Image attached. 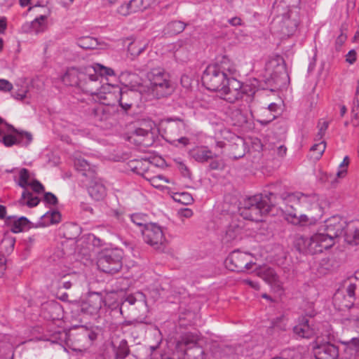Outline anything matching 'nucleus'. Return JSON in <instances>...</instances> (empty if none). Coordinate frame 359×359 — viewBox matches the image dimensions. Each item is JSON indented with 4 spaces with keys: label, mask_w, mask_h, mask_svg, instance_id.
Segmentation results:
<instances>
[{
    "label": "nucleus",
    "mask_w": 359,
    "mask_h": 359,
    "mask_svg": "<svg viewBox=\"0 0 359 359\" xmlns=\"http://www.w3.org/2000/svg\"><path fill=\"white\" fill-rule=\"evenodd\" d=\"M344 236L350 244L359 243V219L347 222L339 215L327 219L318 228V231L311 237L298 236L295 247L301 252L308 254L321 253L332 248L336 240Z\"/></svg>",
    "instance_id": "f257e3e1"
},
{
    "label": "nucleus",
    "mask_w": 359,
    "mask_h": 359,
    "mask_svg": "<svg viewBox=\"0 0 359 359\" xmlns=\"http://www.w3.org/2000/svg\"><path fill=\"white\" fill-rule=\"evenodd\" d=\"M113 74V69L95 64L79 69H68L63 76V81L67 85L79 87L86 93H94L100 86L102 76Z\"/></svg>",
    "instance_id": "f03ea898"
},
{
    "label": "nucleus",
    "mask_w": 359,
    "mask_h": 359,
    "mask_svg": "<svg viewBox=\"0 0 359 359\" xmlns=\"http://www.w3.org/2000/svg\"><path fill=\"white\" fill-rule=\"evenodd\" d=\"M273 196L274 194L270 192L265 196L255 195L244 199L239 210L241 215L245 219L262 221V217L269 213L273 206L271 198Z\"/></svg>",
    "instance_id": "7ed1b4c3"
},
{
    "label": "nucleus",
    "mask_w": 359,
    "mask_h": 359,
    "mask_svg": "<svg viewBox=\"0 0 359 359\" xmlns=\"http://www.w3.org/2000/svg\"><path fill=\"white\" fill-rule=\"evenodd\" d=\"M147 77L149 81V90L154 97L161 98L172 93L170 76L163 69H153L147 73Z\"/></svg>",
    "instance_id": "20e7f679"
},
{
    "label": "nucleus",
    "mask_w": 359,
    "mask_h": 359,
    "mask_svg": "<svg viewBox=\"0 0 359 359\" xmlns=\"http://www.w3.org/2000/svg\"><path fill=\"white\" fill-rule=\"evenodd\" d=\"M123 257V252L120 248L104 250L97 256V268L104 273L114 274L121 269Z\"/></svg>",
    "instance_id": "39448f33"
},
{
    "label": "nucleus",
    "mask_w": 359,
    "mask_h": 359,
    "mask_svg": "<svg viewBox=\"0 0 359 359\" xmlns=\"http://www.w3.org/2000/svg\"><path fill=\"white\" fill-rule=\"evenodd\" d=\"M357 288L355 279L344 280L334 294L333 304L334 306L341 311L351 308L355 299Z\"/></svg>",
    "instance_id": "423d86ee"
},
{
    "label": "nucleus",
    "mask_w": 359,
    "mask_h": 359,
    "mask_svg": "<svg viewBox=\"0 0 359 359\" xmlns=\"http://www.w3.org/2000/svg\"><path fill=\"white\" fill-rule=\"evenodd\" d=\"M222 97L230 103L244 100L248 104L253 101V96L246 93L245 87L236 79H228L226 84L219 91Z\"/></svg>",
    "instance_id": "0eeeda50"
},
{
    "label": "nucleus",
    "mask_w": 359,
    "mask_h": 359,
    "mask_svg": "<svg viewBox=\"0 0 359 359\" xmlns=\"http://www.w3.org/2000/svg\"><path fill=\"white\" fill-rule=\"evenodd\" d=\"M265 70L267 79L280 86L288 80L285 60L280 55L271 58L266 65Z\"/></svg>",
    "instance_id": "6e6552de"
},
{
    "label": "nucleus",
    "mask_w": 359,
    "mask_h": 359,
    "mask_svg": "<svg viewBox=\"0 0 359 359\" xmlns=\"http://www.w3.org/2000/svg\"><path fill=\"white\" fill-rule=\"evenodd\" d=\"M228 79L226 74L217 65H209L205 70L202 82L207 89L219 92Z\"/></svg>",
    "instance_id": "1a4fd4ad"
},
{
    "label": "nucleus",
    "mask_w": 359,
    "mask_h": 359,
    "mask_svg": "<svg viewBox=\"0 0 359 359\" xmlns=\"http://www.w3.org/2000/svg\"><path fill=\"white\" fill-rule=\"evenodd\" d=\"M251 254L241 251H233L225 260L226 267L230 271L243 272L252 269L255 265Z\"/></svg>",
    "instance_id": "9d476101"
},
{
    "label": "nucleus",
    "mask_w": 359,
    "mask_h": 359,
    "mask_svg": "<svg viewBox=\"0 0 359 359\" xmlns=\"http://www.w3.org/2000/svg\"><path fill=\"white\" fill-rule=\"evenodd\" d=\"M121 90V88L118 86L106 83L105 85L100 84L96 92L90 94L94 97V100L109 107L118 103Z\"/></svg>",
    "instance_id": "9b49d317"
},
{
    "label": "nucleus",
    "mask_w": 359,
    "mask_h": 359,
    "mask_svg": "<svg viewBox=\"0 0 359 359\" xmlns=\"http://www.w3.org/2000/svg\"><path fill=\"white\" fill-rule=\"evenodd\" d=\"M142 233L145 242L154 249L161 250L163 248L165 238L161 226L151 223L145 225Z\"/></svg>",
    "instance_id": "f8f14e48"
},
{
    "label": "nucleus",
    "mask_w": 359,
    "mask_h": 359,
    "mask_svg": "<svg viewBox=\"0 0 359 359\" xmlns=\"http://www.w3.org/2000/svg\"><path fill=\"white\" fill-rule=\"evenodd\" d=\"M244 223L241 220L233 219L226 228L222 237V242L226 245H234L243 238Z\"/></svg>",
    "instance_id": "ddd939ff"
},
{
    "label": "nucleus",
    "mask_w": 359,
    "mask_h": 359,
    "mask_svg": "<svg viewBox=\"0 0 359 359\" xmlns=\"http://www.w3.org/2000/svg\"><path fill=\"white\" fill-rule=\"evenodd\" d=\"M103 300L99 294H93L88 296L87 299L81 304V310L83 313L96 316L102 306Z\"/></svg>",
    "instance_id": "4468645a"
},
{
    "label": "nucleus",
    "mask_w": 359,
    "mask_h": 359,
    "mask_svg": "<svg viewBox=\"0 0 359 359\" xmlns=\"http://www.w3.org/2000/svg\"><path fill=\"white\" fill-rule=\"evenodd\" d=\"M256 274L272 287L277 289L281 287L279 277L273 268L266 265L259 266L256 270Z\"/></svg>",
    "instance_id": "2eb2a0df"
},
{
    "label": "nucleus",
    "mask_w": 359,
    "mask_h": 359,
    "mask_svg": "<svg viewBox=\"0 0 359 359\" xmlns=\"http://www.w3.org/2000/svg\"><path fill=\"white\" fill-rule=\"evenodd\" d=\"M248 111L252 116V112L250 106H248V109L242 105L240 107H234L231 109L229 116L232 123L234 126H243L248 121Z\"/></svg>",
    "instance_id": "dca6fc26"
},
{
    "label": "nucleus",
    "mask_w": 359,
    "mask_h": 359,
    "mask_svg": "<svg viewBox=\"0 0 359 359\" xmlns=\"http://www.w3.org/2000/svg\"><path fill=\"white\" fill-rule=\"evenodd\" d=\"M314 350L316 359H337L339 356L338 348L330 343L317 345Z\"/></svg>",
    "instance_id": "f3484780"
},
{
    "label": "nucleus",
    "mask_w": 359,
    "mask_h": 359,
    "mask_svg": "<svg viewBox=\"0 0 359 359\" xmlns=\"http://www.w3.org/2000/svg\"><path fill=\"white\" fill-rule=\"evenodd\" d=\"M140 299H137L133 295H129L122 303L121 306V312L126 310H130L133 313H138L146 310L147 304L142 295L140 294Z\"/></svg>",
    "instance_id": "a211bd4d"
},
{
    "label": "nucleus",
    "mask_w": 359,
    "mask_h": 359,
    "mask_svg": "<svg viewBox=\"0 0 359 359\" xmlns=\"http://www.w3.org/2000/svg\"><path fill=\"white\" fill-rule=\"evenodd\" d=\"M140 94L133 90L127 89L121 90L118 104L126 111L129 110L134 104H137Z\"/></svg>",
    "instance_id": "6ab92c4d"
},
{
    "label": "nucleus",
    "mask_w": 359,
    "mask_h": 359,
    "mask_svg": "<svg viewBox=\"0 0 359 359\" xmlns=\"http://www.w3.org/2000/svg\"><path fill=\"white\" fill-rule=\"evenodd\" d=\"M90 184L88 187V191L92 198L95 201L102 200L106 196V188L101 182L100 179H98L95 175L93 177H90Z\"/></svg>",
    "instance_id": "aec40b11"
},
{
    "label": "nucleus",
    "mask_w": 359,
    "mask_h": 359,
    "mask_svg": "<svg viewBox=\"0 0 359 359\" xmlns=\"http://www.w3.org/2000/svg\"><path fill=\"white\" fill-rule=\"evenodd\" d=\"M299 200L297 193L288 194L283 198L284 206L281 208L285 215V218L290 217V214L294 215V213L301 210Z\"/></svg>",
    "instance_id": "412c9836"
},
{
    "label": "nucleus",
    "mask_w": 359,
    "mask_h": 359,
    "mask_svg": "<svg viewBox=\"0 0 359 359\" xmlns=\"http://www.w3.org/2000/svg\"><path fill=\"white\" fill-rule=\"evenodd\" d=\"M298 20L296 16L291 14L284 15L280 23V32L284 36H291L296 32Z\"/></svg>",
    "instance_id": "4be33fe9"
},
{
    "label": "nucleus",
    "mask_w": 359,
    "mask_h": 359,
    "mask_svg": "<svg viewBox=\"0 0 359 359\" xmlns=\"http://www.w3.org/2000/svg\"><path fill=\"white\" fill-rule=\"evenodd\" d=\"M50 11L46 8L43 14L41 15L39 18L34 19L30 25H25L24 29L26 32H33L36 34L43 32L47 27L46 20L50 15Z\"/></svg>",
    "instance_id": "5701e85b"
},
{
    "label": "nucleus",
    "mask_w": 359,
    "mask_h": 359,
    "mask_svg": "<svg viewBox=\"0 0 359 359\" xmlns=\"http://www.w3.org/2000/svg\"><path fill=\"white\" fill-rule=\"evenodd\" d=\"M295 334L302 338H311L314 334V330L310 324V320L302 317L298 325L293 328Z\"/></svg>",
    "instance_id": "b1692460"
},
{
    "label": "nucleus",
    "mask_w": 359,
    "mask_h": 359,
    "mask_svg": "<svg viewBox=\"0 0 359 359\" xmlns=\"http://www.w3.org/2000/svg\"><path fill=\"white\" fill-rule=\"evenodd\" d=\"M152 133H140L138 128H135L128 137L130 142L136 145H142L147 147L151 144Z\"/></svg>",
    "instance_id": "393cba45"
},
{
    "label": "nucleus",
    "mask_w": 359,
    "mask_h": 359,
    "mask_svg": "<svg viewBox=\"0 0 359 359\" xmlns=\"http://www.w3.org/2000/svg\"><path fill=\"white\" fill-rule=\"evenodd\" d=\"M190 155L196 161L204 163L208 161L217 157L215 154H213L210 150L205 147H197L190 151Z\"/></svg>",
    "instance_id": "a878e982"
},
{
    "label": "nucleus",
    "mask_w": 359,
    "mask_h": 359,
    "mask_svg": "<svg viewBox=\"0 0 359 359\" xmlns=\"http://www.w3.org/2000/svg\"><path fill=\"white\" fill-rule=\"evenodd\" d=\"M74 166L77 170L82 172V175L90 178L95 175V166L91 165L88 161L83 158H77L74 161Z\"/></svg>",
    "instance_id": "bb28decb"
},
{
    "label": "nucleus",
    "mask_w": 359,
    "mask_h": 359,
    "mask_svg": "<svg viewBox=\"0 0 359 359\" xmlns=\"http://www.w3.org/2000/svg\"><path fill=\"white\" fill-rule=\"evenodd\" d=\"M148 45L147 39H135L129 43L128 50L132 56L137 57L148 47Z\"/></svg>",
    "instance_id": "cd10ccee"
},
{
    "label": "nucleus",
    "mask_w": 359,
    "mask_h": 359,
    "mask_svg": "<svg viewBox=\"0 0 359 359\" xmlns=\"http://www.w3.org/2000/svg\"><path fill=\"white\" fill-rule=\"evenodd\" d=\"M286 219L295 225H305L307 223L311 224L313 222L316 220L314 216L309 213V215H304L302 213H294V215L290 214V217H286Z\"/></svg>",
    "instance_id": "c85d7f7f"
},
{
    "label": "nucleus",
    "mask_w": 359,
    "mask_h": 359,
    "mask_svg": "<svg viewBox=\"0 0 359 359\" xmlns=\"http://www.w3.org/2000/svg\"><path fill=\"white\" fill-rule=\"evenodd\" d=\"M92 114L96 121H107L111 116L109 107L100 102L93 109Z\"/></svg>",
    "instance_id": "c756f323"
},
{
    "label": "nucleus",
    "mask_w": 359,
    "mask_h": 359,
    "mask_svg": "<svg viewBox=\"0 0 359 359\" xmlns=\"http://www.w3.org/2000/svg\"><path fill=\"white\" fill-rule=\"evenodd\" d=\"M301 206V210H309L311 207H317L318 197L316 194L306 195L302 193H297Z\"/></svg>",
    "instance_id": "7c9ffc66"
},
{
    "label": "nucleus",
    "mask_w": 359,
    "mask_h": 359,
    "mask_svg": "<svg viewBox=\"0 0 359 359\" xmlns=\"http://www.w3.org/2000/svg\"><path fill=\"white\" fill-rule=\"evenodd\" d=\"M144 177L148 180L153 187L158 189L165 188V184L170 182L169 180L165 176L162 175H151L149 172L144 173Z\"/></svg>",
    "instance_id": "2f4dec72"
},
{
    "label": "nucleus",
    "mask_w": 359,
    "mask_h": 359,
    "mask_svg": "<svg viewBox=\"0 0 359 359\" xmlns=\"http://www.w3.org/2000/svg\"><path fill=\"white\" fill-rule=\"evenodd\" d=\"M200 338L198 334L187 332L181 337L180 340L177 341V345L178 346H185L187 347V349H189L190 347L198 346V342Z\"/></svg>",
    "instance_id": "473e14b6"
},
{
    "label": "nucleus",
    "mask_w": 359,
    "mask_h": 359,
    "mask_svg": "<svg viewBox=\"0 0 359 359\" xmlns=\"http://www.w3.org/2000/svg\"><path fill=\"white\" fill-rule=\"evenodd\" d=\"M21 205H27L29 208L36 206L39 203V199L37 196H33L32 194L27 190H25L18 201Z\"/></svg>",
    "instance_id": "72a5a7b5"
},
{
    "label": "nucleus",
    "mask_w": 359,
    "mask_h": 359,
    "mask_svg": "<svg viewBox=\"0 0 359 359\" xmlns=\"http://www.w3.org/2000/svg\"><path fill=\"white\" fill-rule=\"evenodd\" d=\"M345 352L349 355L348 359H354L359 353V337H353L351 341L346 343Z\"/></svg>",
    "instance_id": "f704fd0d"
},
{
    "label": "nucleus",
    "mask_w": 359,
    "mask_h": 359,
    "mask_svg": "<svg viewBox=\"0 0 359 359\" xmlns=\"http://www.w3.org/2000/svg\"><path fill=\"white\" fill-rule=\"evenodd\" d=\"M97 334L93 331L83 329L81 331V349L91 344L97 339Z\"/></svg>",
    "instance_id": "c9c22d12"
},
{
    "label": "nucleus",
    "mask_w": 359,
    "mask_h": 359,
    "mask_svg": "<svg viewBox=\"0 0 359 359\" xmlns=\"http://www.w3.org/2000/svg\"><path fill=\"white\" fill-rule=\"evenodd\" d=\"M15 243V239L9 233H6L0 244L1 250L7 254L11 253L13 250Z\"/></svg>",
    "instance_id": "e433bc0d"
},
{
    "label": "nucleus",
    "mask_w": 359,
    "mask_h": 359,
    "mask_svg": "<svg viewBox=\"0 0 359 359\" xmlns=\"http://www.w3.org/2000/svg\"><path fill=\"white\" fill-rule=\"evenodd\" d=\"M187 359H204L205 352L200 346L190 347L185 351Z\"/></svg>",
    "instance_id": "4c0bfd02"
},
{
    "label": "nucleus",
    "mask_w": 359,
    "mask_h": 359,
    "mask_svg": "<svg viewBox=\"0 0 359 359\" xmlns=\"http://www.w3.org/2000/svg\"><path fill=\"white\" fill-rule=\"evenodd\" d=\"M187 25L182 21H172L168 24L167 32L169 34L176 35L182 32Z\"/></svg>",
    "instance_id": "58836bf2"
},
{
    "label": "nucleus",
    "mask_w": 359,
    "mask_h": 359,
    "mask_svg": "<svg viewBox=\"0 0 359 359\" xmlns=\"http://www.w3.org/2000/svg\"><path fill=\"white\" fill-rule=\"evenodd\" d=\"M78 45L83 49H95L98 45L96 39L90 36H85L79 39Z\"/></svg>",
    "instance_id": "ea45409f"
},
{
    "label": "nucleus",
    "mask_w": 359,
    "mask_h": 359,
    "mask_svg": "<svg viewBox=\"0 0 359 359\" xmlns=\"http://www.w3.org/2000/svg\"><path fill=\"white\" fill-rule=\"evenodd\" d=\"M326 148V142L324 140L312 146L310 151L312 157L315 159H319L324 153Z\"/></svg>",
    "instance_id": "a19ab883"
},
{
    "label": "nucleus",
    "mask_w": 359,
    "mask_h": 359,
    "mask_svg": "<svg viewBox=\"0 0 359 359\" xmlns=\"http://www.w3.org/2000/svg\"><path fill=\"white\" fill-rule=\"evenodd\" d=\"M155 126L154 122L149 119L142 120L138 122L137 126L135 128H138V131L140 133H152L151 130Z\"/></svg>",
    "instance_id": "79ce46f5"
},
{
    "label": "nucleus",
    "mask_w": 359,
    "mask_h": 359,
    "mask_svg": "<svg viewBox=\"0 0 359 359\" xmlns=\"http://www.w3.org/2000/svg\"><path fill=\"white\" fill-rule=\"evenodd\" d=\"M28 224L29 220L25 217H21L13 222L11 229L13 233H19L22 231L24 228L27 226Z\"/></svg>",
    "instance_id": "37998d69"
},
{
    "label": "nucleus",
    "mask_w": 359,
    "mask_h": 359,
    "mask_svg": "<svg viewBox=\"0 0 359 359\" xmlns=\"http://www.w3.org/2000/svg\"><path fill=\"white\" fill-rule=\"evenodd\" d=\"M352 113L353 114L352 121L355 126H358L359 125V86L356 90L355 101L353 107Z\"/></svg>",
    "instance_id": "c03bdc74"
},
{
    "label": "nucleus",
    "mask_w": 359,
    "mask_h": 359,
    "mask_svg": "<svg viewBox=\"0 0 359 359\" xmlns=\"http://www.w3.org/2000/svg\"><path fill=\"white\" fill-rule=\"evenodd\" d=\"M173 198L175 201L184 205L190 204L193 201L191 195L186 192L176 193L175 194Z\"/></svg>",
    "instance_id": "a18cd8bd"
},
{
    "label": "nucleus",
    "mask_w": 359,
    "mask_h": 359,
    "mask_svg": "<svg viewBox=\"0 0 359 359\" xmlns=\"http://www.w3.org/2000/svg\"><path fill=\"white\" fill-rule=\"evenodd\" d=\"M30 175L27 169L22 168L20 171V180L18 185L25 189L30 183Z\"/></svg>",
    "instance_id": "49530a36"
},
{
    "label": "nucleus",
    "mask_w": 359,
    "mask_h": 359,
    "mask_svg": "<svg viewBox=\"0 0 359 359\" xmlns=\"http://www.w3.org/2000/svg\"><path fill=\"white\" fill-rule=\"evenodd\" d=\"M128 3L133 13L143 11L148 7L144 0H130Z\"/></svg>",
    "instance_id": "de8ad7c7"
},
{
    "label": "nucleus",
    "mask_w": 359,
    "mask_h": 359,
    "mask_svg": "<svg viewBox=\"0 0 359 359\" xmlns=\"http://www.w3.org/2000/svg\"><path fill=\"white\" fill-rule=\"evenodd\" d=\"M350 161L348 156H345L343 161L339 165L338 171L337 172V176L339 178H344L347 175V168L349 165Z\"/></svg>",
    "instance_id": "09e8293b"
},
{
    "label": "nucleus",
    "mask_w": 359,
    "mask_h": 359,
    "mask_svg": "<svg viewBox=\"0 0 359 359\" xmlns=\"http://www.w3.org/2000/svg\"><path fill=\"white\" fill-rule=\"evenodd\" d=\"M320 179L322 182L330 183L332 186L335 187L339 183L340 178L337 176V173L333 175L325 172L321 174Z\"/></svg>",
    "instance_id": "8fccbe9b"
},
{
    "label": "nucleus",
    "mask_w": 359,
    "mask_h": 359,
    "mask_svg": "<svg viewBox=\"0 0 359 359\" xmlns=\"http://www.w3.org/2000/svg\"><path fill=\"white\" fill-rule=\"evenodd\" d=\"M129 353V348L127 344L126 341L123 340L119 347L118 348V350L116 351V355L118 358H124L126 357Z\"/></svg>",
    "instance_id": "3c124183"
},
{
    "label": "nucleus",
    "mask_w": 359,
    "mask_h": 359,
    "mask_svg": "<svg viewBox=\"0 0 359 359\" xmlns=\"http://www.w3.org/2000/svg\"><path fill=\"white\" fill-rule=\"evenodd\" d=\"M271 149L273 151L274 153H276L278 156L283 157L286 154L287 148L284 144H273L271 146Z\"/></svg>",
    "instance_id": "603ef678"
},
{
    "label": "nucleus",
    "mask_w": 359,
    "mask_h": 359,
    "mask_svg": "<svg viewBox=\"0 0 359 359\" xmlns=\"http://www.w3.org/2000/svg\"><path fill=\"white\" fill-rule=\"evenodd\" d=\"M131 220L132 222L136 224L137 226H144V228L145 227V225H147L148 224L146 223L147 220L144 216H142L139 214H134L131 216Z\"/></svg>",
    "instance_id": "864d4df0"
},
{
    "label": "nucleus",
    "mask_w": 359,
    "mask_h": 359,
    "mask_svg": "<svg viewBox=\"0 0 359 359\" xmlns=\"http://www.w3.org/2000/svg\"><path fill=\"white\" fill-rule=\"evenodd\" d=\"M117 13L121 15L126 16L131 13H133V11H132L129 3H127V4H121L118 8Z\"/></svg>",
    "instance_id": "5fc2aeb1"
},
{
    "label": "nucleus",
    "mask_w": 359,
    "mask_h": 359,
    "mask_svg": "<svg viewBox=\"0 0 359 359\" xmlns=\"http://www.w3.org/2000/svg\"><path fill=\"white\" fill-rule=\"evenodd\" d=\"M350 325L355 329V332L359 333V313L357 315H352L350 318Z\"/></svg>",
    "instance_id": "6e6d98bb"
},
{
    "label": "nucleus",
    "mask_w": 359,
    "mask_h": 359,
    "mask_svg": "<svg viewBox=\"0 0 359 359\" xmlns=\"http://www.w3.org/2000/svg\"><path fill=\"white\" fill-rule=\"evenodd\" d=\"M13 89V84L6 79H0V90L9 92Z\"/></svg>",
    "instance_id": "4d7b16f0"
},
{
    "label": "nucleus",
    "mask_w": 359,
    "mask_h": 359,
    "mask_svg": "<svg viewBox=\"0 0 359 359\" xmlns=\"http://www.w3.org/2000/svg\"><path fill=\"white\" fill-rule=\"evenodd\" d=\"M28 186H30L33 191L36 193H41L43 191V186L38 180H36L31 181Z\"/></svg>",
    "instance_id": "13d9d810"
},
{
    "label": "nucleus",
    "mask_w": 359,
    "mask_h": 359,
    "mask_svg": "<svg viewBox=\"0 0 359 359\" xmlns=\"http://www.w3.org/2000/svg\"><path fill=\"white\" fill-rule=\"evenodd\" d=\"M15 137L11 135H4L3 137V142L7 147L13 145L15 143Z\"/></svg>",
    "instance_id": "bf43d9fd"
},
{
    "label": "nucleus",
    "mask_w": 359,
    "mask_h": 359,
    "mask_svg": "<svg viewBox=\"0 0 359 359\" xmlns=\"http://www.w3.org/2000/svg\"><path fill=\"white\" fill-rule=\"evenodd\" d=\"M44 199L47 203L52 204V205H55L57 203V199L56 196L50 192L45 194Z\"/></svg>",
    "instance_id": "052dcab7"
},
{
    "label": "nucleus",
    "mask_w": 359,
    "mask_h": 359,
    "mask_svg": "<svg viewBox=\"0 0 359 359\" xmlns=\"http://www.w3.org/2000/svg\"><path fill=\"white\" fill-rule=\"evenodd\" d=\"M6 270V259L3 255H0V277L4 275Z\"/></svg>",
    "instance_id": "680f3d73"
},
{
    "label": "nucleus",
    "mask_w": 359,
    "mask_h": 359,
    "mask_svg": "<svg viewBox=\"0 0 359 359\" xmlns=\"http://www.w3.org/2000/svg\"><path fill=\"white\" fill-rule=\"evenodd\" d=\"M329 122L327 121H320L318 124V132L325 135V132L328 128Z\"/></svg>",
    "instance_id": "e2e57ef3"
},
{
    "label": "nucleus",
    "mask_w": 359,
    "mask_h": 359,
    "mask_svg": "<svg viewBox=\"0 0 359 359\" xmlns=\"http://www.w3.org/2000/svg\"><path fill=\"white\" fill-rule=\"evenodd\" d=\"M346 57V62H348L350 64H353L356 60V53L354 50H351L347 53Z\"/></svg>",
    "instance_id": "0e129e2a"
},
{
    "label": "nucleus",
    "mask_w": 359,
    "mask_h": 359,
    "mask_svg": "<svg viewBox=\"0 0 359 359\" xmlns=\"http://www.w3.org/2000/svg\"><path fill=\"white\" fill-rule=\"evenodd\" d=\"M28 92V90L27 89H25V90H21L20 92H15L14 94H13V97L16 100H24L26 97H27V93Z\"/></svg>",
    "instance_id": "69168bd1"
},
{
    "label": "nucleus",
    "mask_w": 359,
    "mask_h": 359,
    "mask_svg": "<svg viewBox=\"0 0 359 359\" xmlns=\"http://www.w3.org/2000/svg\"><path fill=\"white\" fill-rule=\"evenodd\" d=\"M228 22L232 26H241L243 24L242 19L239 17H233L229 19Z\"/></svg>",
    "instance_id": "338daca9"
},
{
    "label": "nucleus",
    "mask_w": 359,
    "mask_h": 359,
    "mask_svg": "<svg viewBox=\"0 0 359 359\" xmlns=\"http://www.w3.org/2000/svg\"><path fill=\"white\" fill-rule=\"evenodd\" d=\"M50 222L53 224L58 223L60 221V214L59 212L54 211L50 214Z\"/></svg>",
    "instance_id": "774afa93"
}]
</instances>
